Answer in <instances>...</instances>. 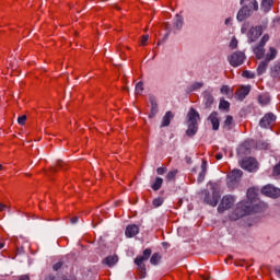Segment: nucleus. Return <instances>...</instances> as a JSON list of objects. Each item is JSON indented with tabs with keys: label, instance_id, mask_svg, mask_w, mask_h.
Masks as SVG:
<instances>
[{
	"label": "nucleus",
	"instance_id": "nucleus-45",
	"mask_svg": "<svg viewBox=\"0 0 280 280\" xmlns=\"http://www.w3.org/2000/svg\"><path fill=\"white\" fill-rule=\"evenodd\" d=\"M163 205V199L162 198H155L153 200V207H161Z\"/></svg>",
	"mask_w": 280,
	"mask_h": 280
},
{
	"label": "nucleus",
	"instance_id": "nucleus-52",
	"mask_svg": "<svg viewBox=\"0 0 280 280\" xmlns=\"http://www.w3.org/2000/svg\"><path fill=\"white\" fill-rule=\"evenodd\" d=\"M199 277L201 280H209V277H207V276L199 275Z\"/></svg>",
	"mask_w": 280,
	"mask_h": 280
},
{
	"label": "nucleus",
	"instance_id": "nucleus-50",
	"mask_svg": "<svg viewBox=\"0 0 280 280\" xmlns=\"http://www.w3.org/2000/svg\"><path fill=\"white\" fill-rule=\"evenodd\" d=\"M71 224H77L78 223V217H73L70 220Z\"/></svg>",
	"mask_w": 280,
	"mask_h": 280
},
{
	"label": "nucleus",
	"instance_id": "nucleus-28",
	"mask_svg": "<svg viewBox=\"0 0 280 280\" xmlns=\"http://www.w3.org/2000/svg\"><path fill=\"white\" fill-rule=\"evenodd\" d=\"M178 175V170H173V171H170L167 174H166V180L168 183H172V180H176V176Z\"/></svg>",
	"mask_w": 280,
	"mask_h": 280
},
{
	"label": "nucleus",
	"instance_id": "nucleus-44",
	"mask_svg": "<svg viewBox=\"0 0 280 280\" xmlns=\"http://www.w3.org/2000/svg\"><path fill=\"white\" fill-rule=\"evenodd\" d=\"M230 48L231 49H237V38L233 37L230 42Z\"/></svg>",
	"mask_w": 280,
	"mask_h": 280
},
{
	"label": "nucleus",
	"instance_id": "nucleus-19",
	"mask_svg": "<svg viewBox=\"0 0 280 280\" xmlns=\"http://www.w3.org/2000/svg\"><path fill=\"white\" fill-rule=\"evenodd\" d=\"M264 45L258 44L255 48H254V54L256 56V58L258 60H261V58H264L265 54H266V49H264Z\"/></svg>",
	"mask_w": 280,
	"mask_h": 280
},
{
	"label": "nucleus",
	"instance_id": "nucleus-3",
	"mask_svg": "<svg viewBox=\"0 0 280 280\" xmlns=\"http://www.w3.org/2000/svg\"><path fill=\"white\" fill-rule=\"evenodd\" d=\"M203 194V201L206 202V205H210V207H218V202H220V191L212 188V192L205 190Z\"/></svg>",
	"mask_w": 280,
	"mask_h": 280
},
{
	"label": "nucleus",
	"instance_id": "nucleus-34",
	"mask_svg": "<svg viewBox=\"0 0 280 280\" xmlns=\"http://www.w3.org/2000/svg\"><path fill=\"white\" fill-rule=\"evenodd\" d=\"M174 25H175L176 30H180V27H183V16L176 15Z\"/></svg>",
	"mask_w": 280,
	"mask_h": 280
},
{
	"label": "nucleus",
	"instance_id": "nucleus-51",
	"mask_svg": "<svg viewBox=\"0 0 280 280\" xmlns=\"http://www.w3.org/2000/svg\"><path fill=\"white\" fill-rule=\"evenodd\" d=\"M215 159H217V161H222V153H218V154L215 155Z\"/></svg>",
	"mask_w": 280,
	"mask_h": 280
},
{
	"label": "nucleus",
	"instance_id": "nucleus-56",
	"mask_svg": "<svg viewBox=\"0 0 280 280\" xmlns=\"http://www.w3.org/2000/svg\"><path fill=\"white\" fill-rule=\"evenodd\" d=\"M3 246H5L3 243H0V250L1 248H3Z\"/></svg>",
	"mask_w": 280,
	"mask_h": 280
},
{
	"label": "nucleus",
	"instance_id": "nucleus-58",
	"mask_svg": "<svg viewBox=\"0 0 280 280\" xmlns=\"http://www.w3.org/2000/svg\"><path fill=\"white\" fill-rule=\"evenodd\" d=\"M3 170V165L0 164V172Z\"/></svg>",
	"mask_w": 280,
	"mask_h": 280
},
{
	"label": "nucleus",
	"instance_id": "nucleus-23",
	"mask_svg": "<svg viewBox=\"0 0 280 280\" xmlns=\"http://www.w3.org/2000/svg\"><path fill=\"white\" fill-rule=\"evenodd\" d=\"M233 126H234V122H233V116H226L224 122H223V128L224 130H233Z\"/></svg>",
	"mask_w": 280,
	"mask_h": 280
},
{
	"label": "nucleus",
	"instance_id": "nucleus-8",
	"mask_svg": "<svg viewBox=\"0 0 280 280\" xmlns=\"http://www.w3.org/2000/svg\"><path fill=\"white\" fill-rule=\"evenodd\" d=\"M261 194H264V196H268V198H279L280 189L272 185H267L262 187Z\"/></svg>",
	"mask_w": 280,
	"mask_h": 280
},
{
	"label": "nucleus",
	"instance_id": "nucleus-35",
	"mask_svg": "<svg viewBox=\"0 0 280 280\" xmlns=\"http://www.w3.org/2000/svg\"><path fill=\"white\" fill-rule=\"evenodd\" d=\"M58 170H65V162L59 161L58 164H57V166H52V167L50 168V172H51V173H55V172H58Z\"/></svg>",
	"mask_w": 280,
	"mask_h": 280
},
{
	"label": "nucleus",
	"instance_id": "nucleus-32",
	"mask_svg": "<svg viewBox=\"0 0 280 280\" xmlns=\"http://www.w3.org/2000/svg\"><path fill=\"white\" fill-rule=\"evenodd\" d=\"M219 108L220 110H229V108H231V103H229V101L221 100Z\"/></svg>",
	"mask_w": 280,
	"mask_h": 280
},
{
	"label": "nucleus",
	"instance_id": "nucleus-5",
	"mask_svg": "<svg viewBox=\"0 0 280 280\" xmlns=\"http://www.w3.org/2000/svg\"><path fill=\"white\" fill-rule=\"evenodd\" d=\"M235 205V197L231 195H225L221 199V202L218 207L219 213H224V211H228V209H231Z\"/></svg>",
	"mask_w": 280,
	"mask_h": 280
},
{
	"label": "nucleus",
	"instance_id": "nucleus-40",
	"mask_svg": "<svg viewBox=\"0 0 280 280\" xmlns=\"http://www.w3.org/2000/svg\"><path fill=\"white\" fill-rule=\"evenodd\" d=\"M272 174L276 178H279V176H280V162L273 167V173Z\"/></svg>",
	"mask_w": 280,
	"mask_h": 280
},
{
	"label": "nucleus",
	"instance_id": "nucleus-37",
	"mask_svg": "<svg viewBox=\"0 0 280 280\" xmlns=\"http://www.w3.org/2000/svg\"><path fill=\"white\" fill-rule=\"evenodd\" d=\"M140 93H143V82L141 81L136 84V94L140 95Z\"/></svg>",
	"mask_w": 280,
	"mask_h": 280
},
{
	"label": "nucleus",
	"instance_id": "nucleus-15",
	"mask_svg": "<svg viewBox=\"0 0 280 280\" xmlns=\"http://www.w3.org/2000/svg\"><path fill=\"white\" fill-rule=\"evenodd\" d=\"M242 170H233L229 175L228 178L231 180V183H237L240 178L243 176Z\"/></svg>",
	"mask_w": 280,
	"mask_h": 280
},
{
	"label": "nucleus",
	"instance_id": "nucleus-7",
	"mask_svg": "<svg viewBox=\"0 0 280 280\" xmlns=\"http://www.w3.org/2000/svg\"><path fill=\"white\" fill-rule=\"evenodd\" d=\"M275 121H277V116L272 113H268L260 119L259 126L260 128H272Z\"/></svg>",
	"mask_w": 280,
	"mask_h": 280
},
{
	"label": "nucleus",
	"instance_id": "nucleus-4",
	"mask_svg": "<svg viewBox=\"0 0 280 280\" xmlns=\"http://www.w3.org/2000/svg\"><path fill=\"white\" fill-rule=\"evenodd\" d=\"M231 67H242L244 60H246V55L243 51H235L228 57Z\"/></svg>",
	"mask_w": 280,
	"mask_h": 280
},
{
	"label": "nucleus",
	"instance_id": "nucleus-9",
	"mask_svg": "<svg viewBox=\"0 0 280 280\" xmlns=\"http://www.w3.org/2000/svg\"><path fill=\"white\" fill-rule=\"evenodd\" d=\"M264 33V28L261 26H255L249 30L247 33V38L249 43H255L259 36Z\"/></svg>",
	"mask_w": 280,
	"mask_h": 280
},
{
	"label": "nucleus",
	"instance_id": "nucleus-14",
	"mask_svg": "<svg viewBox=\"0 0 280 280\" xmlns=\"http://www.w3.org/2000/svg\"><path fill=\"white\" fill-rule=\"evenodd\" d=\"M139 233V225L131 224L126 228L125 235L127 237H135Z\"/></svg>",
	"mask_w": 280,
	"mask_h": 280
},
{
	"label": "nucleus",
	"instance_id": "nucleus-55",
	"mask_svg": "<svg viewBox=\"0 0 280 280\" xmlns=\"http://www.w3.org/2000/svg\"><path fill=\"white\" fill-rule=\"evenodd\" d=\"M241 32L242 34H246V28L242 27Z\"/></svg>",
	"mask_w": 280,
	"mask_h": 280
},
{
	"label": "nucleus",
	"instance_id": "nucleus-26",
	"mask_svg": "<svg viewBox=\"0 0 280 280\" xmlns=\"http://www.w3.org/2000/svg\"><path fill=\"white\" fill-rule=\"evenodd\" d=\"M258 102L261 104V106H268V104H270V96L267 94H261L258 96Z\"/></svg>",
	"mask_w": 280,
	"mask_h": 280
},
{
	"label": "nucleus",
	"instance_id": "nucleus-41",
	"mask_svg": "<svg viewBox=\"0 0 280 280\" xmlns=\"http://www.w3.org/2000/svg\"><path fill=\"white\" fill-rule=\"evenodd\" d=\"M25 121H27V116L26 115L20 116L18 118V124H20V126H25Z\"/></svg>",
	"mask_w": 280,
	"mask_h": 280
},
{
	"label": "nucleus",
	"instance_id": "nucleus-13",
	"mask_svg": "<svg viewBox=\"0 0 280 280\" xmlns=\"http://www.w3.org/2000/svg\"><path fill=\"white\" fill-rule=\"evenodd\" d=\"M248 16H250V10H248V7H243L238 11L236 19H237V21L242 22V21H246V19H248Z\"/></svg>",
	"mask_w": 280,
	"mask_h": 280
},
{
	"label": "nucleus",
	"instance_id": "nucleus-20",
	"mask_svg": "<svg viewBox=\"0 0 280 280\" xmlns=\"http://www.w3.org/2000/svg\"><path fill=\"white\" fill-rule=\"evenodd\" d=\"M205 176H207V161L202 160L201 163V171L199 172L197 182L202 183L205 180Z\"/></svg>",
	"mask_w": 280,
	"mask_h": 280
},
{
	"label": "nucleus",
	"instance_id": "nucleus-36",
	"mask_svg": "<svg viewBox=\"0 0 280 280\" xmlns=\"http://www.w3.org/2000/svg\"><path fill=\"white\" fill-rule=\"evenodd\" d=\"M202 86H205V83H202V82H195L190 86V91H198V89H202Z\"/></svg>",
	"mask_w": 280,
	"mask_h": 280
},
{
	"label": "nucleus",
	"instance_id": "nucleus-12",
	"mask_svg": "<svg viewBox=\"0 0 280 280\" xmlns=\"http://www.w3.org/2000/svg\"><path fill=\"white\" fill-rule=\"evenodd\" d=\"M151 255H152V249H150V248L144 249L142 256H138L135 259V265L143 266V261H148L150 259Z\"/></svg>",
	"mask_w": 280,
	"mask_h": 280
},
{
	"label": "nucleus",
	"instance_id": "nucleus-54",
	"mask_svg": "<svg viewBox=\"0 0 280 280\" xmlns=\"http://www.w3.org/2000/svg\"><path fill=\"white\" fill-rule=\"evenodd\" d=\"M231 23V18H228L226 20H225V25H229Z\"/></svg>",
	"mask_w": 280,
	"mask_h": 280
},
{
	"label": "nucleus",
	"instance_id": "nucleus-11",
	"mask_svg": "<svg viewBox=\"0 0 280 280\" xmlns=\"http://www.w3.org/2000/svg\"><path fill=\"white\" fill-rule=\"evenodd\" d=\"M248 93H250V85H243L241 89L236 90L235 97L240 100V102H243V100H246Z\"/></svg>",
	"mask_w": 280,
	"mask_h": 280
},
{
	"label": "nucleus",
	"instance_id": "nucleus-43",
	"mask_svg": "<svg viewBox=\"0 0 280 280\" xmlns=\"http://www.w3.org/2000/svg\"><path fill=\"white\" fill-rule=\"evenodd\" d=\"M268 40H270V36H268L267 34L262 36L259 45H262L266 47V44L268 43Z\"/></svg>",
	"mask_w": 280,
	"mask_h": 280
},
{
	"label": "nucleus",
	"instance_id": "nucleus-29",
	"mask_svg": "<svg viewBox=\"0 0 280 280\" xmlns=\"http://www.w3.org/2000/svg\"><path fill=\"white\" fill-rule=\"evenodd\" d=\"M160 261H161V255L159 253H154L151 256L150 264H152V266H156Z\"/></svg>",
	"mask_w": 280,
	"mask_h": 280
},
{
	"label": "nucleus",
	"instance_id": "nucleus-38",
	"mask_svg": "<svg viewBox=\"0 0 280 280\" xmlns=\"http://www.w3.org/2000/svg\"><path fill=\"white\" fill-rule=\"evenodd\" d=\"M242 75H243V78H247L249 80H253V78H255V73H253V72H250L248 70L243 71Z\"/></svg>",
	"mask_w": 280,
	"mask_h": 280
},
{
	"label": "nucleus",
	"instance_id": "nucleus-17",
	"mask_svg": "<svg viewBox=\"0 0 280 280\" xmlns=\"http://www.w3.org/2000/svg\"><path fill=\"white\" fill-rule=\"evenodd\" d=\"M172 119H174V113L166 112L162 119L161 128H166L167 126H170V124H172Z\"/></svg>",
	"mask_w": 280,
	"mask_h": 280
},
{
	"label": "nucleus",
	"instance_id": "nucleus-39",
	"mask_svg": "<svg viewBox=\"0 0 280 280\" xmlns=\"http://www.w3.org/2000/svg\"><path fill=\"white\" fill-rule=\"evenodd\" d=\"M150 36L149 35H142L141 39H140V45L142 47H145V45H148V40H149Z\"/></svg>",
	"mask_w": 280,
	"mask_h": 280
},
{
	"label": "nucleus",
	"instance_id": "nucleus-42",
	"mask_svg": "<svg viewBox=\"0 0 280 280\" xmlns=\"http://www.w3.org/2000/svg\"><path fill=\"white\" fill-rule=\"evenodd\" d=\"M221 93L223 95H229V93H231V88H229V85H222Z\"/></svg>",
	"mask_w": 280,
	"mask_h": 280
},
{
	"label": "nucleus",
	"instance_id": "nucleus-49",
	"mask_svg": "<svg viewBox=\"0 0 280 280\" xmlns=\"http://www.w3.org/2000/svg\"><path fill=\"white\" fill-rule=\"evenodd\" d=\"M45 280H58V279H56V276H54V275H48V276L45 278Z\"/></svg>",
	"mask_w": 280,
	"mask_h": 280
},
{
	"label": "nucleus",
	"instance_id": "nucleus-47",
	"mask_svg": "<svg viewBox=\"0 0 280 280\" xmlns=\"http://www.w3.org/2000/svg\"><path fill=\"white\" fill-rule=\"evenodd\" d=\"M165 172H167V167H158L156 170V174H159V176H163Z\"/></svg>",
	"mask_w": 280,
	"mask_h": 280
},
{
	"label": "nucleus",
	"instance_id": "nucleus-27",
	"mask_svg": "<svg viewBox=\"0 0 280 280\" xmlns=\"http://www.w3.org/2000/svg\"><path fill=\"white\" fill-rule=\"evenodd\" d=\"M162 186H163V178L156 177L151 187L153 191H159V189H161Z\"/></svg>",
	"mask_w": 280,
	"mask_h": 280
},
{
	"label": "nucleus",
	"instance_id": "nucleus-2",
	"mask_svg": "<svg viewBox=\"0 0 280 280\" xmlns=\"http://www.w3.org/2000/svg\"><path fill=\"white\" fill-rule=\"evenodd\" d=\"M200 121V113L196 108L190 107L187 114V137H194L198 132V122Z\"/></svg>",
	"mask_w": 280,
	"mask_h": 280
},
{
	"label": "nucleus",
	"instance_id": "nucleus-53",
	"mask_svg": "<svg viewBox=\"0 0 280 280\" xmlns=\"http://www.w3.org/2000/svg\"><path fill=\"white\" fill-rule=\"evenodd\" d=\"M5 210V205L0 203V211H4Z\"/></svg>",
	"mask_w": 280,
	"mask_h": 280
},
{
	"label": "nucleus",
	"instance_id": "nucleus-16",
	"mask_svg": "<svg viewBox=\"0 0 280 280\" xmlns=\"http://www.w3.org/2000/svg\"><path fill=\"white\" fill-rule=\"evenodd\" d=\"M117 261H119V257L117 255H112V256H107L103 260V264L105 266H108V268H113V266H115V264H117Z\"/></svg>",
	"mask_w": 280,
	"mask_h": 280
},
{
	"label": "nucleus",
	"instance_id": "nucleus-6",
	"mask_svg": "<svg viewBox=\"0 0 280 280\" xmlns=\"http://www.w3.org/2000/svg\"><path fill=\"white\" fill-rule=\"evenodd\" d=\"M242 170L247 172H257L258 163L254 158H245L241 162Z\"/></svg>",
	"mask_w": 280,
	"mask_h": 280
},
{
	"label": "nucleus",
	"instance_id": "nucleus-25",
	"mask_svg": "<svg viewBox=\"0 0 280 280\" xmlns=\"http://www.w3.org/2000/svg\"><path fill=\"white\" fill-rule=\"evenodd\" d=\"M272 3H273V0H262L260 8L265 12H270V10L272 8Z\"/></svg>",
	"mask_w": 280,
	"mask_h": 280
},
{
	"label": "nucleus",
	"instance_id": "nucleus-33",
	"mask_svg": "<svg viewBox=\"0 0 280 280\" xmlns=\"http://www.w3.org/2000/svg\"><path fill=\"white\" fill-rule=\"evenodd\" d=\"M140 279H145V265H137Z\"/></svg>",
	"mask_w": 280,
	"mask_h": 280
},
{
	"label": "nucleus",
	"instance_id": "nucleus-21",
	"mask_svg": "<svg viewBox=\"0 0 280 280\" xmlns=\"http://www.w3.org/2000/svg\"><path fill=\"white\" fill-rule=\"evenodd\" d=\"M277 54H278L277 48L270 47L269 51L266 54L265 61L270 63V61H272V60H275V58H277Z\"/></svg>",
	"mask_w": 280,
	"mask_h": 280
},
{
	"label": "nucleus",
	"instance_id": "nucleus-1",
	"mask_svg": "<svg viewBox=\"0 0 280 280\" xmlns=\"http://www.w3.org/2000/svg\"><path fill=\"white\" fill-rule=\"evenodd\" d=\"M257 191L258 190L256 188H249L247 190V200L237 203L234 211L235 217H232V220H240V218L250 215V213H259V209H261V201L257 198Z\"/></svg>",
	"mask_w": 280,
	"mask_h": 280
},
{
	"label": "nucleus",
	"instance_id": "nucleus-31",
	"mask_svg": "<svg viewBox=\"0 0 280 280\" xmlns=\"http://www.w3.org/2000/svg\"><path fill=\"white\" fill-rule=\"evenodd\" d=\"M271 75L273 78H279L280 77V63H276L272 68H271Z\"/></svg>",
	"mask_w": 280,
	"mask_h": 280
},
{
	"label": "nucleus",
	"instance_id": "nucleus-48",
	"mask_svg": "<svg viewBox=\"0 0 280 280\" xmlns=\"http://www.w3.org/2000/svg\"><path fill=\"white\" fill-rule=\"evenodd\" d=\"M252 8H253V10H259V3H257L256 0H253L252 1Z\"/></svg>",
	"mask_w": 280,
	"mask_h": 280
},
{
	"label": "nucleus",
	"instance_id": "nucleus-46",
	"mask_svg": "<svg viewBox=\"0 0 280 280\" xmlns=\"http://www.w3.org/2000/svg\"><path fill=\"white\" fill-rule=\"evenodd\" d=\"M60 280H78V278L73 275H70V276H61L60 277Z\"/></svg>",
	"mask_w": 280,
	"mask_h": 280
},
{
	"label": "nucleus",
	"instance_id": "nucleus-30",
	"mask_svg": "<svg viewBox=\"0 0 280 280\" xmlns=\"http://www.w3.org/2000/svg\"><path fill=\"white\" fill-rule=\"evenodd\" d=\"M65 268H67V265H65V262H62V261L56 262V264L52 266V270H54L55 272H58V270H62V272H65Z\"/></svg>",
	"mask_w": 280,
	"mask_h": 280
},
{
	"label": "nucleus",
	"instance_id": "nucleus-22",
	"mask_svg": "<svg viewBox=\"0 0 280 280\" xmlns=\"http://www.w3.org/2000/svg\"><path fill=\"white\" fill-rule=\"evenodd\" d=\"M268 65H270V63L266 60H262L259 62V65L257 67L258 75H262V73H266V70L268 69Z\"/></svg>",
	"mask_w": 280,
	"mask_h": 280
},
{
	"label": "nucleus",
	"instance_id": "nucleus-10",
	"mask_svg": "<svg viewBox=\"0 0 280 280\" xmlns=\"http://www.w3.org/2000/svg\"><path fill=\"white\" fill-rule=\"evenodd\" d=\"M208 121H210L212 130H220V114L218 112H212L208 117Z\"/></svg>",
	"mask_w": 280,
	"mask_h": 280
},
{
	"label": "nucleus",
	"instance_id": "nucleus-18",
	"mask_svg": "<svg viewBox=\"0 0 280 280\" xmlns=\"http://www.w3.org/2000/svg\"><path fill=\"white\" fill-rule=\"evenodd\" d=\"M203 100H205L206 108H211V105L214 102V98H213V95L211 94V92L205 91L203 92Z\"/></svg>",
	"mask_w": 280,
	"mask_h": 280
},
{
	"label": "nucleus",
	"instance_id": "nucleus-24",
	"mask_svg": "<svg viewBox=\"0 0 280 280\" xmlns=\"http://www.w3.org/2000/svg\"><path fill=\"white\" fill-rule=\"evenodd\" d=\"M156 113H159V105L155 103L154 100H151V110L149 114L150 119L156 116Z\"/></svg>",
	"mask_w": 280,
	"mask_h": 280
},
{
	"label": "nucleus",
	"instance_id": "nucleus-57",
	"mask_svg": "<svg viewBox=\"0 0 280 280\" xmlns=\"http://www.w3.org/2000/svg\"><path fill=\"white\" fill-rule=\"evenodd\" d=\"M244 1H245V0H241V5H244Z\"/></svg>",
	"mask_w": 280,
	"mask_h": 280
}]
</instances>
